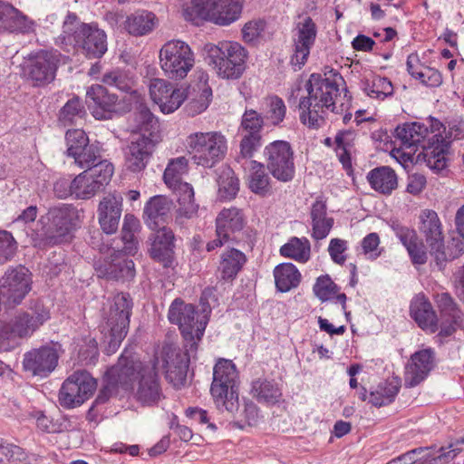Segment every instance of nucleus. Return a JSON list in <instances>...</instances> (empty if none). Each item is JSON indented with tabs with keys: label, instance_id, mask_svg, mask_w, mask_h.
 Masks as SVG:
<instances>
[{
	"label": "nucleus",
	"instance_id": "obj_60",
	"mask_svg": "<svg viewBox=\"0 0 464 464\" xmlns=\"http://www.w3.org/2000/svg\"><path fill=\"white\" fill-rule=\"evenodd\" d=\"M81 25L78 22L76 14L69 13L63 22V34L61 37L62 43H69L76 44V36L81 30Z\"/></svg>",
	"mask_w": 464,
	"mask_h": 464
},
{
	"label": "nucleus",
	"instance_id": "obj_2",
	"mask_svg": "<svg viewBox=\"0 0 464 464\" xmlns=\"http://www.w3.org/2000/svg\"><path fill=\"white\" fill-rule=\"evenodd\" d=\"M394 133L402 148L414 152L420 148L418 158L422 157L430 169L439 171L446 168L449 141L440 132L434 133L423 124L411 122L399 125ZM411 153V151L408 153L407 159H410Z\"/></svg>",
	"mask_w": 464,
	"mask_h": 464
},
{
	"label": "nucleus",
	"instance_id": "obj_54",
	"mask_svg": "<svg viewBox=\"0 0 464 464\" xmlns=\"http://www.w3.org/2000/svg\"><path fill=\"white\" fill-rule=\"evenodd\" d=\"M261 134L242 133V139L239 144V154L236 160L239 163L242 160L251 159L255 152L261 147Z\"/></svg>",
	"mask_w": 464,
	"mask_h": 464
},
{
	"label": "nucleus",
	"instance_id": "obj_45",
	"mask_svg": "<svg viewBox=\"0 0 464 464\" xmlns=\"http://www.w3.org/2000/svg\"><path fill=\"white\" fill-rule=\"evenodd\" d=\"M130 321H105L101 326L102 332H108V351L114 353L125 338L129 329Z\"/></svg>",
	"mask_w": 464,
	"mask_h": 464
},
{
	"label": "nucleus",
	"instance_id": "obj_1",
	"mask_svg": "<svg viewBox=\"0 0 464 464\" xmlns=\"http://www.w3.org/2000/svg\"><path fill=\"white\" fill-rule=\"evenodd\" d=\"M306 95H301L298 103L300 121L309 128L318 129L324 123L328 111H343L341 91H346L343 77L334 70L312 73L304 84Z\"/></svg>",
	"mask_w": 464,
	"mask_h": 464
},
{
	"label": "nucleus",
	"instance_id": "obj_62",
	"mask_svg": "<svg viewBox=\"0 0 464 464\" xmlns=\"http://www.w3.org/2000/svg\"><path fill=\"white\" fill-rule=\"evenodd\" d=\"M212 95L210 88H205L202 94L198 99L188 102L185 106V111L189 116H195L204 111L209 104V97Z\"/></svg>",
	"mask_w": 464,
	"mask_h": 464
},
{
	"label": "nucleus",
	"instance_id": "obj_44",
	"mask_svg": "<svg viewBox=\"0 0 464 464\" xmlns=\"http://www.w3.org/2000/svg\"><path fill=\"white\" fill-rule=\"evenodd\" d=\"M280 254L285 257L305 263L310 258V242L305 237H294L281 246Z\"/></svg>",
	"mask_w": 464,
	"mask_h": 464
},
{
	"label": "nucleus",
	"instance_id": "obj_39",
	"mask_svg": "<svg viewBox=\"0 0 464 464\" xmlns=\"http://www.w3.org/2000/svg\"><path fill=\"white\" fill-rule=\"evenodd\" d=\"M251 392L258 402L269 405L276 404L282 397V392L277 383L261 378L252 382Z\"/></svg>",
	"mask_w": 464,
	"mask_h": 464
},
{
	"label": "nucleus",
	"instance_id": "obj_35",
	"mask_svg": "<svg viewBox=\"0 0 464 464\" xmlns=\"http://www.w3.org/2000/svg\"><path fill=\"white\" fill-rule=\"evenodd\" d=\"M156 22V15L152 12L138 10L127 16L125 29L132 35L141 36L150 33Z\"/></svg>",
	"mask_w": 464,
	"mask_h": 464
},
{
	"label": "nucleus",
	"instance_id": "obj_56",
	"mask_svg": "<svg viewBox=\"0 0 464 464\" xmlns=\"http://www.w3.org/2000/svg\"><path fill=\"white\" fill-rule=\"evenodd\" d=\"M65 139L67 143V156L71 158L90 143L86 133L80 129L67 130Z\"/></svg>",
	"mask_w": 464,
	"mask_h": 464
},
{
	"label": "nucleus",
	"instance_id": "obj_58",
	"mask_svg": "<svg viewBox=\"0 0 464 464\" xmlns=\"http://www.w3.org/2000/svg\"><path fill=\"white\" fill-rule=\"evenodd\" d=\"M17 250V243L13 235L5 230H0V265L11 260Z\"/></svg>",
	"mask_w": 464,
	"mask_h": 464
},
{
	"label": "nucleus",
	"instance_id": "obj_57",
	"mask_svg": "<svg viewBox=\"0 0 464 464\" xmlns=\"http://www.w3.org/2000/svg\"><path fill=\"white\" fill-rule=\"evenodd\" d=\"M196 306L187 304L180 298H176L170 304L168 319H194Z\"/></svg>",
	"mask_w": 464,
	"mask_h": 464
},
{
	"label": "nucleus",
	"instance_id": "obj_48",
	"mask_svg": "<svg viewBox=\"0 0 464 464\" xmlns=\"http://www.w3.org/2000/svg\"><path fill=\"white\" fill-rule=\"evenodd\" d=\"M75 164L82 169H90L100 164V162H108L102 160L101 150L98 145L89 143L72 157Z\"/></svg>",
	"mask_w": 464,
	"mask_h": 464
},
{
	"label": "nucleus",
	"instance_id": "obj_59",
	"mask_svg": "<svg viewBox=\"0 0 464 464\" xmlns=\"http://www.w3.org/2000/svg\"><path fill=\"white\" fill-rule=\"evenodd\" d=\"M102 82L125 92H130L132 89V81L121 71L106 72L102 77Z\"/></svg>",
	"mask_w": 464,
	"mask_h": 464
},
{
	"label": "nucleus",
	"instance_id": "obj_53",
	"mask_svg": "<svg viewBox=\"0 0 464 464\" xmlns=\"http://www.w3.org/2000/svg\"><path fill=\"white\" fill-rule=\"evenodd\" d=\"M265 118L253 109H246L242 116L240 130L242 133L261 134Z\"/></svg>",
	"mask_w": 464,
	"mask_h": 464
},
{
	"label": "nucleus",
	"instance_id": "obj_34",
	"mask_svg": "<svg viewBox=\"0 0 464 464\" xmlns=\"http://www.w3.org/2000/svg\"><path fill=\"white\" fill-rule=\"evenodd\" d=\"M367 179L372 188L384 195H389L398 186V179L395 171L388 167L382 166L372 169Z\"/></svg>",
	"mask_w": 464,
	"mask_h": 464
},
{
	"label": "nucleus",
	"instance_id": "obj_27",
	"mask_svg": "<svg viewBox=\"0 0 464 464\" xmlns=\"http://www.w3.org/2000/svg\"><path fill=\"white\" fill-rule=\"evenodd\" d=\"M122 198L109 194L100 201L98 206V220L102 231L108 235L118 230L121 216Z\"/></svg>",
	"mask_w": 464,
	"mask_h": 464
},
{
	"label": "nucleus",
	"instance_id": "obj_21",
	"mask_svg": "<svg viewBox=\"0 0 464 464\" xmlns=\"http://www.w3.org/2000/svg\"><path fill=\"white\" fill-rule=\"evenodd\" d=\"M152 230L154 232L148 239L150 256L155 261L161 263L164 267H169L174 260V233L165 226Z\"/></svg>",
	"mask_w": 464,
	"mask_h": 464
},
{
	"label": "nucleus",
	"instance_id": "obj_38",
	"mask_svg": "<svg viewBox=\"0 0 464 464\" xmlns=\"http://www.w3.org/2000/svg\"><path fill=\"white\" fill-rule=\"evenodd\" d=\"M274 276L278 291L285 293L298 286L301 274L292 263H283L275 267Z\"/></svg>",
	"mask_w": 464,
	"mask_h": 464
},
{
	"label": "nucleus",
	"instance_id": "obj_61",
	"mask_svg": "<svg viewBox=\"0 0 464 464\" xmlns=\"http://www.w3.org/2000/svg\"><path fill=\"white\" fill-rule=\"evenodd\" d=\"M334 151L343 169H348V131H338L334 137Z\"/></svg>",
	"mask_w": 464,
	"mask_h": 464
},
{
	"label": "nucleus",
	"instance_id": "obj_36",
	"mask_svg": "<svg viewBox=\"0 0 464 464\" xmlns=\"http://www.w3.org/2000/svg\"><path fill=\"white\" fill-rule=\"evenodd\" d=\"M246 262L245 254L236 248H230L221 256L218 270L221 278L226 281L233 280Z\"/></svg>",
	"mask_w": 464,
	"mask_h": 464
},
{
	"label": "nucleus",
	"instance_id": "obj_23",
	"mask_svg": "<svg viewBox=\"0 0 464 464\" xmlns=\"http://www.w3.org/2000/svg\"><path fill=\"white\" fill-rule=\"evenodd\" d=\"M87 99L91 100L92 103L89 107L92 110V115L97 120L111 119L112 114L117 111L119 105V97L112 92H110L107 88L102 85H92L87 92Z\"/></svg>",
	"mask_w": 464,
	"mask_h": 464
},
{
	"label": "nucleus",
	"instance_id": "obj_33",
	"mask_svg": "<svg viewBox=\"0 0 464 464\" xmlns=\"http://www.w3.org/2000/svg\"><path fill=\"white\" fill-rule=\"evenodd\" d=\"M100 277L114 279L117 281H130L135 277L136 270L132 259L124 256H117L107 265L104 269L97 268Z\"/></svg>",
	"mask_w": 464,
	"mask_h": 464
},
{
	"label": "nucleus",
	"instance_id": "obj_25",
	"mask_svg": "<svg viewBox=\"0 0 464 464\" xmlns=\"http://www.w3.org/2000/svg\"><path fill=\"white\" fill-rule=\"evenodd\" d=\"M75 45L89 58L102 57L107 51L106 34L96 26L83 24L77 34Z\"/></svg>",
	"mask_w": 464,
	"mask_h": 464
},
{
	"label": "nucleus",
	"instance_id": "obj_15",
	"mask_svg": "<svg viewBox=\"0 0 464 464\" xmlns=\"http://www.w3.org/2000/svg\"><path fill=\"white\" fill-rule=\"evenodd\" d=\"M97 382L86 371H77L63 383L59 392V403L65 409L82 404L96 389Z\"/></svg>",
	"mask_w": 464,
	"mask_h": 464
},
{
	"label": "nucleus",
	"instance_id": "obj_20",
	"mask_svg": "<svg viewBox=\"0 0 464 464\" xmlns=\"http://www.w3.org/2000/svg\"><path fill=\"white\" fill-rule=\"evenodd\" d=\"M317 28L310 16H304L296 24V37L294 39V53L291 63L301 69L307 61L310 50L314 44Z\"/></svg>",
	"mask_w": 464,
	"mask_h": 464
},
{
	"label": "nucleus",
	"instance_id": "obj_24",
	"mask_svg": "<svg viewBox=\"0 0 464 464\" xmlns=\"http://www.w3.org/2000/svg\"><path fill=\"white\" fill-rule=\"evenodd\" d=\"M435 366V353L431 348L416 352L405 370V384L414 387L420 384Z\"/></svg>",
	"mask_w": 464,
	"mask_h": 464
},
{
	"label": "nucleus",
	"instance_id": "obj_16",
	"mask_svg": "<svg viewBox=\"0 0 464 464\" xmlns=\"http://www.w3.org/2000/svg\"><path fill=\"white\" fill-rule=\"evenodd\" d=\"M60 352H63L62 345L53 342L32 349L24 354L23 369L32 376L45 378L57 367Z\"/></svg>",
	"mask_w": 464,
	"mask_h": 464
},
{
	"label": "nucleus",
	"instance_id": "obj_7",
	"mask_svg": "<svg viewBox=\"0 0 464 464\" xmlns=\"http://www.w3.org/2000/svg\"><path fill=\"white\" fill-rule=\"evenodd\" d=\"M120 358H124L123 364L133 368V374L130 376L129 390L134 391L135 399L143 405H152L157 403L161 398V388L156 364L159 362L158 358L153 361V365L143 364L126 351Z\"/></svg>",
	"mask_w": 464,
	"mask_h": 464
},
{
	"label": "nucleus",
	"instance_id": "obj_46",
	"mask_svg": "<svg viewBox=\"0 0 464 464\" xmlns=\"http://www.w3.org/2000/svg\"><path fill=\"white\" fill-rule=\"evenodd\" d=\"M363 91L372 98L384 100L393 94V86L388 78L372 75L371 80L367 79L363 83Z\"/></svg>",
	"mask_w": 464,
	"mask_h": 464
},
{
	"label": "nucleus",
	"instance_id": "obj_31",
	"mask_svg": "<svg viewBox=\"0 0 464 464\" xmlns=\"http://www.w3.org/2000/svg\"><path fill=\"white\" fill-rule=\"evenodd\" d=\"M313 291L322 302L333 300L334 304H340L344 315L348 318V313L345 311L347 296L344 293H339L340 287L332 280L330 276H320L316 279Z\"/></svg>",
	"mask_w": 464,
	"mask_h": 464
},
{
	"label": "nucleus",
	"instance_id": "obj_9",
	"mask_svg": "<svg viewBox=\"0 0 464 464\" xmlns=\"http://www.w3.org/2000/svg\"><path fill=\"white\" fill-rule=\"evenodd\" d=\"M187 148L195 164L210 169L225 158L227 142L219 131L195 132L188 136Z\"/></svg>",
	"mask_w": 464,
	"mask_h": 464
},
{
	"label": "nucleus",
	"instance_id": "obj_51",
	"mask_svg": "<svg viewBox=\"0 0 464 464\" xmlns=\"http://www.w3.org/2000/svg\"><path fill=\"white\" fill-rule=\"evenodd\" d=\"M435 302L441 317H447L449 319L461 318V310L449 293L442 292L437 294L435 295Z\"/></svg>",
	"mask_w": 464,
	"mask_h": 464
},
{
	"label": "nucleus",
	"instance_id": "obj_3",
	"mask_svg": "<svg viewBox=\"0 0 464 464\" xmlns=\"http://www.w3.org/2000/svg\"><path fill=\"white\" fill-rule=\"evenodd\" d=\"M132 132L138 136L124 149L125 166L132 172L143 170L156 145L161 140L160 123L145 106H140L134 113Z\"/></svg>",
	"mask_w": 464,
	"mask_h": 464
},
{
	"label": "nucleus",
	"instance_id": "obj_37",
	"mask_svg": "<svg viewBox=\"0 0 464 464\" xmlns=\"http://www.w3.org/2000/svg\"><path fill=\"white\" fill-rule=\"evenodd\" d=\"M175 189L178 191L179 202L176 220L181 223L182 218H192L196 216L198 206L195 203L193 188L188 183H179Z\"/></svg>",
	"mask_w": 464,
	"mask_h": 464
},
{
	"label": "nucleus",
	"instance_id": "obj_17",
	"mask_svg": "<svg viewBox=\"0 0 464 464\" xmlns=\"http://www.w3.org/2000/svg\"><path fill=\"white\" fill-rule=\"evenodd\" d=\"M31 289L29 270L18 266L6 270L0 280V304H18Z\"/></svg>",
	"mask_w": 464,
	"mask_h": 464
},
{
	"label": "nucleus",
	"instance_id": "obj_43",
	"mask_svg": "<svg viewBox=\"0 0 464 464\" xmlns=\"http://www.w3.org/2000/svg\"><path fill=\"white\" fill-rule=\"evenodd\" d=\"M252 172L249 176V189L259 196L265 197L271 193L270 178L264 169V165L256 160H251Z\"/></svg>",
	"mask_w": 464,
	"mask_h": 464
},
{
	"label": "nucleus",
	"instance_id": "obj_14",
	"mask_svg": "<svg viewBox=\"0 0 464 464\" xmlns=\"http://www.w3.org/2000/svg\"><path fill=\"white\" fill-rule=\"evenodd\" d=\"M266 168L271 175L281 182L291 181L295 177V167L294 151L289 142L276 140L264 150Z\"/></svg>",
	"mask_w": 464,
	"mask_h": 464
},
{
	"label": "nucleus",
	"instance_id": "obj_32",
	"mask_svg": "<svg viewBox=\"0 0 464 464\" xmlns=\"http://www.w3.org/2000/svg\"><path fill=\"white\" fill-rule=\"evenodd\" d=\"M310 217L313 238L315 240L325 238L334 226V218L327 214L326 203L322 199H316L312 205Z\"/></svg>",
	"mask_w": 464,
	"mask_h": 464
},
{
	"label": "nucleus",
	"instance_id": "obj_29",
	"mask_svg": "<svg viewBox=\"0 0 464 464\" xmlns=\"http://www.w3.org/2000/svg\"><path fill=\"white\" fill-rule=\"evenodd\" d=\"M34 21L13 5L0 2V30L29 33L34 30Z\"/></svg>",
	"mask_w": 464,
	"mask_h": 464
},
{
	"label": "nucleus",
	"instance_id": "obj_22",
	"mask_svg": "<svg viewBox=\"0 0 464 464\" xmlns=\"http://www.w3.org/2000/svg\"><path fill=\"white\" fill-rule=\"evenodd\" d=\"M124 358H119L118 362L111 367L107 372V383L100 390L94 404H104L110 398L117 393V388L120 386L125 391L130 388V376L133 374L131 366H122Z\"/></svg>",
	"mask_w": 464,
	"mask_h": 464
},
{
	"label": "nucleus",
	"instance_id": "obj_19",
	"mask_svg": "<svg viewBox=\"0 0 464 464\" xmlns=\"http://www.w3.org/2000/svg\"><path fill=\"white\" fill-rule=\"evenodd\" d=\"M150 95L163 113H171L178 110L187 98L186 90L173 88L172 84L163 79L150 81Z\"/></svg>",
	"mask_w": 464,
	"mask_h": 464
},
{
	"label": "nucleus",
	"instance_id": "obj_6",
	"mask_svg": "<svg viewBox=\"0 0 464 464\" xmlns=\"http://www.w3.org/2000/svg\"><path fill=\"white\" fill-rule=\"evenodd\" d=\"M113 165L110 162H100L90 169L74 178L70 183V188L60 190L62 185H68L67 179H60L54 183L53 190L58 198H64L70 195L81 199H88L93 197L105 185L109 183L113 174Z\"/></svg>",
	"mask_w": 464,
	"mask_h": 464
},
{
	"label": "nucleus",
	"instance_id": "obj_18",
	"mask_svg": "<svg viewBox=\"0 0 464 464\" xmlns=\"http://www.w3.org/2000/svg\"><path fill=\"white\" fill-rule=\"evenodd\" d=\"M188 353L174 345L162 347L161 360L165 377L174 387L179 388L186 382L189 364Z\"/></svg>",
	"mask_w": 464,
	"mask_h": 464
},
{
	"label": "nucleus",
	"instance_id": "obj_13",
	"mask_svg": "<svg viewBox=\"0 0 464 464\" xmlns=\"http://www.w3.org/2000/svg\"><path fill=\"white\" fill-rule=\"evenodd\" d=\"M420 230L424 235L426 242L430 247V254L434 256L440 269L442 268L445 262L455 259L460 255L461 250L452 253L450 246L445 247L440 221L435 211L426 209L421 212Z\"/></svg>",
	"mask_w": 464,
	"mask_h": 464
},
{
	"label": "nucleus",
	"instance_id": "obj_47",
	"mask_svg": "<svg viewBox=\"0 0 464 464\" xmlns=\"http://www.w3.org/2000/svg\"><path fill=\"white\" fill-rule=\"evenodd\" d=\"M188 171V160L185 157H179L171 160L168 164L163 179L169 188H176L181 182L183 174Z\"/></svg>",
	"mask_w": 464,
	"mask_h": 464
},
{
	"label": "nucleus",
	"instance_id": "obj_49",
	"mask_svg": "<svg viewBox=\"0 0 464 464\" xmlns=\"http://www.w3.org/2000/svg\"><path fill=\"white\" fill-rule=\"evenodd\" d=\"M85 114L82 102L78 97H73L60 110L59 121L63 125L73 124L77 119H82Z\"/></svg>",
	"mask_w": 464,
	"mask_h": 464
},
{
	"label": "nucleus",
	"instance_id": "obj_10",
	"mask_svg": "<svg viewBox=\"0 0 464 464\" xmlns=\"http://www.w3.org/2000/svg\"><path fill=\"white\" fill-rule=\"evenodd\" d=\"M238 372L232 361L219 359L213 369L210 392L218 408L229 412L238 410Z\"/></svg>",
	"mask_w": 464,
	"mask_h": 464
},
{
	"label": "nucleus",
	"instance_id": "obj_30",
	"mask_svg": "<svg viewBox=\"0 0 464 464\" xmlns=\"http://www.w3.org/2000/svg\"><path fill=\"white\" fill-rule=\"evenodd\" d=\"M172 202L164 196H154L150 198L144 208L146 224L150 229H156L163 224L169 217Z\"/></svg>",
	"mask_w": 464,
	"mask_h": 464
},
{
	"label": "nucleus",
	"instance_id": "obj_26",
	"mask_svg": "<svg viewBox=\"0 0 464 464\" xmlns=\"http://www.w3.org/2000/svg\"><path fill=\"white\" fill-rule=\"evenodd\" d=\"M43 321H0V352L12 350L16 338L30 336Z\"/></svg>",
	"mask_w": 464,
	"mask_h": 464
},
{
	"label": "nucleus",
	"instance_id": "obj_63",
	"mask_svg": "<svg viewBox=\"0 0 464 464\" xmlns=\"http://www.w3.org/2000/svg\"><path fill=\"white\" fill-rule=\"evenodd\" d=\"M391 227L400 241L402 243V245L406 247V249L415 244V242L418 240V236L414 229L402 226L398 221H392Z\"/></svg>",
	"mask_w": 464,
	"mask_h": 464
},
{
	"label": "nucleus",
	"instance_id": "obj_28",
	"mask_svg": "<svg viewBox=\"0 0 464 464\" xmlns=\"http://www.w3.org/2000/svg\"><path fill=\"white\" fill-rule=\"evenodd\" d=\"M245 226L241 211L236 208L223 209L216 218V232L231 241H238V234Z\"/></svg>",
	"mask_w": 464,
	"mask_h": 464
},
{
	"label": "nucleus",
	"instance_id": "obj_40",
	"mask_svg": "<svg viewBox=\"0 0 464 464\" xmlns=\"http://www.w3.org/2000/svg\"><path fill=\"white\" fill-rule=\"evenodd\" d=\"M401 388V380L397 377L381 382L374 392L369 395V401L374 406H383L395 399Z\"/></svg>",
	"mask_w": 464,
	"mask_h": 464
},
{
	"label": "nucleus",
	"instance_id": "obj_52",
	"mask_svg": "<svg viewBox=\"0 0 464 464\" xmlns=\"http://www.w3.org/2000/svg\"><path fill=\"white\" fill-rule=\"evenodd\" d=\"M410 313L412 319H437L430 302L423 294L413 297L411 302Z\"/></svg>",
	"mask_w": 464,
	"mask_h": 464
},
{
	"label": "nucleus",
	"instance_id": "obj_8",
	"mask_svg": "<svg viewBox=\"0 0 464 464\" xmlns=\"http://www.w3.org/2000/svg\"><path fill=\"white\" fill-rule=\"evenodd\" d=\"M204 50L208 54V64L212 65L218 76L224 79H237L245 71L246 53L236 42L208 44Z\"/></svg>",
	"mask_w": 464,
	"mask_h": 464
},
{
	"label": "nucleus",
	"instance_id": "obj_4",
	"mask_svg": "<svg viewBox=\"0 0 464 464\" xmlns=\"http://www.w3.org/2000/svg\"><path fill=\"white\" fill-rule=\"evenodd\" d=\"M77 210L68 204H60L50 208L40 217L27 235L35 247L44 248L68 240L76 227Z\"/></svg>",
	"mask_w": 464,
	"mask_h": 464
},
{
	"label": "nucleus",
	"instance_id": "obj_12",
	"mask_svg": "<svg viewBox=\"0 0 464 464\" xmlns=\"http://www.w3.org/2000/svg\"><path fill=\"white\" fill-rule=\"evenodd\" d=\"M59 63V54L41 50L28 55L22 65V72L34 86H44L54 80Z\"/></svg>",
	"mask_w": 464,
	"mask_h": 464
},
{
	"label": "nucleus",
	"instance_id": "obj_41",
	"mask_svg": "<svg viewBox=\"0 0 464 464\" xmlns=\"http://www.w3.org/2000/svg\"><path fill=\"white\" fill-rule=\"evenodd\" d=\"M179 324L181 335L186 341L187 351L195 353L198 343L201 340L208 321H176Z\"/></svg>",
	"mask_w": 464,
	"mask_h": 464
},
{
	"label": "nucleus",
	"instance_id": "obj_42",
	"mask_svg": "<svg viewBox=\"0 0 464 464\" xmlns=\"http://www.w3.org/2000/svg\"><path fill=\"white\" fill-rule=\"evenodd\" d=\"M218 197L223 200L233 199L239 191V180L234 170L227 166L223 167L218 178Z\"/></svg>",
	"mask_w": 464,
	"mask_h": 464
},
{
	"label": "nucleus",
	"instance_id": "obj_50",
	"mask_svg": "<svg viewBox=\"0 0 464 464\" xmlns=\"http://www.w3.org/2000/svg\"><path fill=\"white\" fill-rule=\"evenodd\" d=\"M133 307L132 299L128 293H119L113 298L110 308L111 319H130Z\"/></svg>",
	"mask_w": 464,
	"mask_h": 464
},
{
	"label": "nucleus",
	"instance_id": "obj_64",
	"mask_svg": "<svg viewBox=\"0 0 464 464\" xmlns=\"http://www.w3.org/2000/svg\"><path fill=\"white\" fill-rule=\"evenodd\" d=\"M216 290L213 287H207L203 290L199 298V310L196 314H198L202 319H208L211 314L212 303L218 301L216 297Z\"/></svg>",
	"mask_w": 464,
	"mask_h": 464
},
{
	"label": "nucleus",
	"instance_id": "obj_5",
	"mask_svg": "<svg viewBox=\"0 0 464 464\" xmlns=\"http://www.w3.org/2000/svg\"><path fill=\"white\" fill-rule=\"evenodd\" d=\"M241 11L238 0H189L182 5V16L196 25L206 20L227 25L239 18Z\"/></svg>",
	"mask_w": 464,
	"mask_h": 464
},
{
	"label": "nucleus",
	"instance_id": "obj_11",
	"mask_svg": "<svg viewBox=\"0 0 464 464\" xmlns=\"http://www.w3.org/2000/svg\"><path fill=\"white\" fill-rule=\"evenodd\" d=\"M194 53L189 45L180 40L167 42L160 51V64L170 79L180 80L194 66Z\"/></svg>",
	"mask_w": 464,
	"mask_h": 464
},
{
	"label": "nucleus",
	"instance_id": "obj_55",
	"mask_svg": "<svg viewBox=\"0 0 464 464\" xmlns=\"http://www.w3.org/2000/svg\"><path fill=\"white\" fill-rule=\"evenodd\" d=\"M267 108L265 112V119L269 121L273 125L276 126L283 121L286 108L284 101L277 97H269L266 101Z\"/></svg>",
	"mask_w": 464,
	"mask_h": 464
}]
</instances>
